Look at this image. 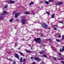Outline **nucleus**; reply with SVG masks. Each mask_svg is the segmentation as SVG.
<instances>
[{
    "label": "nucleus",
    "instance_id": "obj_1",
    "mask_svg": "<svg viewBox=\"0 0 64 64\" xmlns=\"http://www.w3.org/2000/svg\"><path fill=\"white\" fill-rule=\"evenodd\" d=\"M34 40L36 42L40 43H41V42L40 41H38L40 40V38H35L34 39Z\"/></svg>",
    "mask_w": 64,
    "mask_h": 64
},
{
    "label": "nucleus",
    "instance_id": "obj_2",
    "mask_svg": "<svg viewBox=\"0 0 64 64\" xmlns=\"http://www.w3.org/2000/svg\"><path fill=\"white\" fill-rule=\"evenodd\" d=\"M42 26L44 28V29H47V24H43L42 23Z\"/></svg>",
    "mask_w": 64,
    "mask_h": 64
},
{
    "label": "nucleus",
    "instance_id": "obj_3",
    "mask_svg": "<svg viewBox=\"0 0 64 64\" xmlns=\"http://www.w3.org/2000/svg\"><path fill=\"white\" fill-rule=\"evenodd\" d=\"M26 22V20L24 19H22L21 20V22L22 24H25V23Z\"/></svg>",
    "mask_w": 64,
    "mask_h": 64
},
{
    "label": "nucleus",
    "instance_id": "obj_4",
    "mask_svg": "<svg viewBox=\"0 0 64 64\" xmlns=\"http://www.w3.org/2000/svg\"><path fill=\"white\" fill-rule=\"evenodd\" d=\"M34 59L35 60L37 61H38V62H39V61H40V60H41V59L39 58L36 57H34Z\"/></svg>",
    "mask_w": 64,
    "mask_h": 64
},
{
    "label": "nucleus",
    "instance_id": "obj_5",
    "mask_svg": "<svg viewBox=\"0 0 64 64\" xmlns=\"http://www.w3.org/2000/svg\"><path fill=\"white\" fill-rule=\"evenodd\" d=\"M63 3V2H58V3H57L55 4L56 5H62Z\"/></svg>",
    "mask_w": 64,
    "mask_h": 64
},
{
    "label": "nucleus",
    "instance_id": "obj_6",
    "mask_svg": "<svg viewBox=\"0 0 64 64\" xmlns=\"http://www.w3.org/2000/svg\"><path fill=\"white\" fill-rule=\"evenodd\" d=\"M14 55L15 57L16 58H17L18 59H19V56L17 54H14Z\"/></svg>",
    "mask_w": 64,
    "mask_h": 64
},
{
    "label": "nucleus",
    "instance_id": "obj_7",
    "mask_svg": "<svg viewBox=\"0 0 64 64\" xmlns=\"http://www.w3.org/2000/svg\"><path fill=\"white\" fill-rule=\"evenodd\" d=\"M19 15H20V13H16L15 16V18H17L18 17V16H19Z\"/></svg>",
    "mask_w": 64,
    "mask_h": 64
},
{
    "label": "nucleus",
    "instance_id": "obj_8",
    "mask_svg": "<svg viewBox=\"0 0 64 64\" xmlns=\"http://www.w3.org/2000/svg\"><path fill=\"white\" fill-rule=\"evenodd\" d=\"M25 51H26L27 53H32V51H28V50H25Z\"/></svg>",
    "mask_w": 64,
    "mask_h": 64
},
{
    "label": "nucleus",
    "instance_id": "obj_9",
    "mask_svg": "<svg viewBox=\"0 0 64 64\" xmlns=\"http://www.w3.org/2000/svg\"><path fill=\"white\" fill-rule=\"evenodd\" d=\"M44 52L45 51H41L40 52V54H43V53H44Z\"/></svg>",
    "mask_w": 64,
    "mask_h": 64
},
{
    "label": "nucleus",
    "instance_id": "obj_10",
    "mask_svg": "<svg viewBox=\"0 0 64 64\" xmlns=\"http://www.w3.org/2000/svg\"><path fill=\"white\" fill-rule=\"evenodd\" d=\"M34 4V2L31 1L30 4V5H32Z\"/></svg>",
    "mask_w": 64,
    "mask_h": 64
},
{
    "label": "nucleus",
    "instance_id": "obj_11",
    "mask_svg": "<svg viewBox=\"0 0 64 64\" xmlns=\"http://www.w3.org/2000/svg\"><path fill=\"white\" fill-rule=\"evenodd\" d=\"M20 62L21 63L22 62V60H23V58L22 57H21L20 58Z\"/></svg>",
    "mask_w": 64,
    "mask_h": 64
},
{
    "label": "nucleus",
    "instance_id": "obj_12",
    "mask_svg": "<svg viewBox=\"0 0 64 64\" xmlns=\"http://www.w3.org/2000/svg\"><path fill=\"white\" fill-rule=\"evenodd\" d=\"M19 53L20 54V55H22V56H24V55L21 52H19Z\"/></svg>",
    "mask_w": 64,
    "mask_h": 64
},
{
    "label": "nucleus",
    "instance_id": "obj_13",
    "mask_svg": "<svg viewBox=\"0 0 64 64\" xmlns=\"http://www.w3.org/2000/svg\"><path fill=\"white\" fill-rule=\"evenodd\" d=\"M10 4H13V3H14V1L10 0Z\"/></svg>",
    "mask_w": 64,
    "mask_h": 64
},
{
    "label": "nucleus",
    "instance_id": "obj_14",
    "mask_svg": "<svg viewBox=\"0 0 64 64\" xmlns=\"http://www.w3.org/2000/svg\"><path fill=\"white\" fill-rule=\"evenodd\" d=\"M3 13L4 14H1V15H4V14H6V11H4L3 12Z\"/></svg>",
    "mask_w": 64,
    "mask_h": 64
},
{
    "label": "nucleus",
    "instance_id": "obj_15",
    "mask_svg": "<svg viewBox=\"0 0 64 64\" xmlns=\"http://www.w3.org/2000/svg\"><path fill=\"white\" fill-rule=\"evenodd\" d=\"M24 14H30V13L28 12H24Z\"/></svg>",
    "mask_w": 64,
    "mask_h": 64
},
{
    "label": "nucleus",
    "instance_id": "obj_16",
    "mask_svg": "<svg viewBox=\"0 0 64 64\" xmlns=\"http://www.w3.org/2000/svg\"><path fill=\"white\" fill-rule=\"evenodd\" d=\"M46 40H50V42L51 43H52V42H51V40L50 39H46Z\"/></svg>",
    "mask_w": 64,
    "mask_h": 64
},
{
    "label": "nucleus",
    "instance_id": "obj_17",
    "mask_svg": "<svg viewBox=\"0 0 64 64\" xmlns=\"http://www.w3.org/2000/svg\"><path fill=\"white\" fill-rule=\"evenodd\" d=\"M54 14H52V18H54Z\"/></svg>",
    "mask_w": 64,
    "mask_h": 64
},
{
    "label": "nucleus",
    "instance_id": "obj_18",
    "mask_svg": "<svg viewBox=\"0 0 64 64\" xmlns=\"http://www.w3.org/2000/svg\"><path fill=\"white\" fill-rule=\"evenodd\" d=\"M56 40L57 42H61V41L60 40H59L57 39H56Z\"/></svg>",
    "mask_w": 64,
    "mask_h": 64
},
{
    "label": "nucleus",
    "instance_id": "obj_19",
    "mask_svg": "<svg viewBox=\"0 0 64 64\" xmlns=\"http://www.w3.org/2000/svg\"><path fill=\"white\" fill-rule=\"evenodd\" d=\"M43 56L46 58H47V56H46V55L45 54H43Z\"/></svg>",
    "mask_w": 64,
    "mask_h": 64
},
{
    "label": "nucleus",
    "instance_id": "obj_20",
    "mask_svg": "<svg viewBox=\"0 0 64 64\" xmlns=\"http://www.w3.org/2000/svg\"><path fill=\"white\" fill-rule=\"evenodd\" d=\"M13 20V18H12L10 20V22H12Z\"/></svg>",
    "mask_w": 64,
    "mask_h": 64
},
{
    "label": "nucleus",
    "instance_id": "obj_21",
    "mask_svg": "<svg viewBox=\"0 0 64 64\" xmlns=\"http://www.w3.org/2000/svg\"><path fill=\"white\" fill-rule=\"evenodd\" d=\"M4 19V18L3 16H0V20H1V19Z\"/></svg>",
    "mask_w": 64,
    "mask_h": 64
},
{
    "label": "nucleus",
    "instance_id": "obj_22",
    "mask_svg": "<svg viewBox=\"0 0 64 64\" xmlns=\"http://www.w3.org/2000/svg\"><path fill=\"white\" fill-rule=\"evenodd\" d=\"M45 3L46 4H49V3L47 1H45Z\"/></svg>",
    "mask_w": 64,
    "mask_h": 64
},
{
    "label": "nucleus",
    "instance_id": "obj_23",
    "mask_svg": "<svg viewBox=\"0 0 64 64\" xmlns=\"http://www.w3.org/2000/svg\"><path fill=\"white\" fill-rule=\"evenodd\" d=\"M8 60L10 61H13V60L11 59H8Z\"/></svg>",
    "mask_w": 64,
    "mask_h": 64
},
{
    "label": "nucleus",
    "instance_id": "obj_24",
    "mask_svg": "<svg viewBox=\"0 0 64 64\" xmlns=\"http://www.w3.org/2000/svg\"><path fill=\"white\" fill-rule=\"evenodd\" d=\"M53 58H54V60H55V61H57V59L56 58H54V57H53Z\"/></svg>",
    "mask_w": 64,
    "mask_h": 64
},
{
    "label": "nucleus",
    "instance_id": "obj_25",
    "mask_svg": "<svg viewBox=\"0 0 64 64\" xmlns=\"http://www.w3.org/2000/svg\"><path fill=\"white\" fill-rule=\"evenodd\" d=\"M57 27H55L54 28V29L55 30H57Z\"/></svg>",
    "mask_w": 64,
    "mask_h": 64
},
{
    "label": "nucleus",
    "instance_id": "obj_26",
    "mask_svg": "<svg viewBox=\"0 0 64 64\" xmlns=\"http://www.w3.org/2000/svg\"><path fill=\"white\" fill-rule=\"evenodd\" d=\"M46 13H47V14L48 15H50V13H49L47 11H46Z\"/></svg>",
    "mask_w": 64,
    "mask_h": 64
},
{
    "label": "nucleus",
    "instance_id": "obj_27",
    "mask_svg": "<svg viewBox=\"0 0 64 64\" xmlns=\"http://www.w3.org/2000/svg\"><path fill=\"white\" fill-rule=\"evenodd\" d=\"M58 60H63V58H60V59H58Z\"/></svg>",
    "mask_w": 64,
    "mask_h": 64
},
{
    "label": "nucleus",
    "instance_id": "obj_28",
    "mask_svg": "<svg viewBox=\"0 0 64 64\" xmlns=\"http://www.w3.org/2000/svg\"><path fill=\"white\" fill-rule=\"evenodd\" d=\"M62 50L63 51H64V46H62Z\"/></svg>",
    "mask_w": 64,
    "mask_h": 64
},
{
    "label": "nucleus",
    "instance_id": "obj_29",
    "mask_svg": "<svg viewBox=\"0 0 64 64\" xmlns=\"http://www.w3.org/2000/svg\"><path fill=\"white\" fill-rule=\"evenodd\" d=\"M63 50L61 49H60V51L61 52H63Z\"/></svg>",
    "mask_w": 64,
    "mask_h": 64
},
{
    "label": "nucleus",
    "instance_id": "obj_30",
    "mask_svg": "<svg viewBox=\"0 0 64 64\" xmlns=\"http://www.w3.org/2000/svg\"><path fill=\"white\" fill-rule=\"evenodd\" d=\"M17 43H15V47H17Z\"/></svg>",
    "mask_w": 64,
    "mask_h": 64
},
{
    "label": "nucleus",
    "instance_id": "obj_31",
    "mask_svg": "<svg viewBox=\"0 0 64 64\" xmlns=\"http://www.w3.org/2000/svg\"><path fill=\"white\" fill-rule=\"evenodd\" d=\"M53 0H49L48 2H52Z\"/></svg>",
    "mask_w": 64,
    "mask_h": 64
},
{
    "label": "nucleus",
    "instance_id": "obj_32",
    "mask_svg": "<svg viewBox=\"0 0 64 64\" xmlns=\"http://www.w3.org/2000/svg\"><path fill=\"white\" fill-rule=\"evenodd\" d=\"M7 8V6H6L4 7V8Z\"/></svg>",
    "mask_w": 64,
    "mask_h": 64
},
{
    "label": "nucleus",
    "instance_id": "obj_33",
    "mask_svg": "<svg viewBox=\"0 0 64 64\" xmlns=\"http://www.w3.org/2000/svg\"><path fill=\"white\" fill-rule=\"evenodd\" d=\"M26 61V60L25 59H24L23 60V61H24H24Z\"/></svg>",
    "mask_w": 64,
    "mask_h": 64
},
{
    "label": "nucleus",
    "instance_id": "obj_34",
    "mask_svg": "<svg viewBox=\"0 0 64 64\" xmlns=\"http://www.w3.org/2000/svg\"><path fill=\"white\" fill-rule=\"evenodd\" d=\"M59 22L60 23H63L62 22Z\"/></svg>",
    "mask_w": 64,
    "mask_h": 64
},
{
    "label": "nucleus",
    "instance_id": "obj_35",
    "mask_svg": "<svg viewBox=\"0 0 64 64\" xmlns=\"http://www.w3.org/2000/svg\"><path fill=\"white\" fill-rule=\"evenodd\" d=\"M40 35L41 36H43V34H41Z\"/></svg>",
    "mask_w": 64,
    "mask_h": 64
},
{
    "label": "nucleus",
    "instance_id": "obj_36",
    "mask_svg": "<svg viewBox=\"0 0 64 64\" xmlns=\"http://www.w3.org/2000/svg\"><path fill=\"white\" fill-rule=\"evenodd\" d=\"M8 54H10L11 53V52H8Z\"/></svg>",
    "mask_w": 64,
    "mask_h": 64
},
{
    "label": "nucleus",
    "instance_id": "obj_37",
    "mask_svg": "<svg viewBox=\"0 0 64 64\" xmlns=\"http://www.w3.org/2000/svg\"><path fill=\"white\" fill-rule=\"evenodd\" d=\"M62 37L63 38H62V39H64V36L63 35H62Z\"/></svg>",
    "mask_w": 64,
    "mask_h": 64
},
{
    "label": "nucleus",
    "instance_id": "obj_38",
    "mask_svg": "<svg viewBox=\"0 0 64 64\" xmlns=\"http://www.w3.org/2000/svg\"><path fill=\"white\" fill-rule=\"evenodd\" d=\"M61 62L63 64H64V62H63V61H61Z\"/></svg>",
    "mask_w": 64,
    "mask_h": 64
},
{
    "label": "nucleus",
    "instance_id": "obj_39",
    "mask_svg": "<svg viewBox=\"0 0 64 64\" xmlns=\"http://www.w3.org/2000/svg\"><path fill=\"white\" fill-rule=\"evenodd\" d=\"M58 37H59V38H60V37H61V36L60 35H59L58 36Z\"/></svg>",
    "mask_w": 64,
    "mask_h": 64
},
{
    "label": "nucleus",
    "instance_id": "obj_40",
    "mask_svg": "<svg viewBox=\"0 0 64 64\" xmlns=\"http://www.w3.org/2000/svg\"><path fill=\"white\" fill-rule=\"evenodd\" d=\"M16 21H19V20H16Z\"/></svg>",
    "mask_w": 64,
    "mask_h": 64
},
{
    "label": "nucleus",
    "instance_id": "obj_41",
    "mask_svg": "<svg viewBox=\"0 0 64 64\" xmlns=\"http://www.w3.org/2000/svg\"><path fill=\"white\" fill-rule=\"evenodd\" d=\"M59 56L60 58H62V57L61 56Z\"/></svg>",
    "mask_w": 64,
    "mask_h": 64
},
{
    "label": "nucleus",
    "instance_id": "obj_42",
    "mask_svg": "<svg viewBox=\"0 0 64 64\" xmlns=\"http://www.w3.org/2000/svg\"><path fill=\"white\" fill-rule=\"evenodd\" d=\"M31 49H32V50H33V48L32 47H31Z\"/></svg>",
    "mask_w": 64,
    "mask_h": 64
},
{
    "label": "nucleus",
    "instance_id": "obj_43",
    "mask_svg": "<svg viewBox=\"0 0 64 64\" xmlns=\"http://www.w3.org/2000/svg\"><path fill=\"white\" fill-rule=\"evenodd\" d=\"M59 56H61V53L60 54Z\"/></svg>",
    "mask_w": 64,
    "mask_h": 64
},
{
    "label": "nucleus",
    "instance_id": "obj_44",
    "mask_svg": "<svg viewBox=\"0 0 64 64\" xmlns=\"http://www.w3.org/2000/svg\"><path fill=\"white\" fill-rule=\"evenodd\" d=\"M34 23H36V22H34Z\"/></svg>",
    "mask_w": 64,
    "mask_h": 64
},
{
    "label": "nucleus",
    "instance_id": "obj_45",
    "mask_svg": "<svg viewBox=\"0 0 64 64\" xmlns=\"http://www.w3.org/2000/svg\"><path fill=\"white\" fill-rule=\"evenodd\" d=\"M54 26H56V27H57V25H55Z\"/></svg>",
    "mask_w": 64,
    "mask_h": 64
},
{
    "label": "nucleus",
    "instance_id": "obj_46",
    "mask_svg": "<svg viewBox=\"0 0 64 64\" xmlns=\"http://www.w3.org/2000/svg\"><path fill=\"white\" fill-rule=\"evenodd\" d=\"M33 57H31V59H33Z\"/></svg>",
    "mask_w": 64,
    "mask_h": 64
},
{
    "label": "nucleus",
    "instance_id": "obj_47",
    "mask_svg": "<svg viewBox=\"0 0 64 64\" xmlns=\"http://www.w3.org/2000/svg\"><path fill=\"white\" fill-rule=\"evenodd\" d=\"M28 46H30V44H28Z\"/></svg>",
    "mask_w": 64,
    "mask_h": 64
},
{
    "label": "nucleus",
    "instance_id": "obj_48",
    "mask_svg": "<svg viewBox=\"0 0 64 64\" xmlns=\"http://www.w3.org/2000/svg\"><path fill=\"white\" fill-rule=\"evenodd\" d=\"M18 50H20V48H18Z\"/></svg>",
    "mask_w": 64,
    "mask_h": 64
},
{
    "label": "nucleus",
    "instance_id": "obj_49",
    "mask_svg": "<svg viewBox=\"0 0 64 64\" xmlns=\"http://www.w3.org/2000/svg\"><path fill=\"white\" fill-rule=\"evenodd\" d=\"M50 29V28H48V29Z\"/></svg>",
    "mask_w": 64,
    "mask_h": 64
},
{
    "label": "nucleus",
    "instance_id": "obj_50",
    "mask_svg": "<svg viewBox=\"0 0 64 64\" xmlns=\"http://www.w3.org/2000/svg\"><path fill=\"white\" fill-rule=\"evenodd\" d=\"M22 40H24H24H25L24 39H23Z\"/></svg>",
    "mask_w": 64,
    "mask_h": 64
},
{
    "label": "nucleus",
    "instance_id": "obj_51",
    "mask_svg": "<svg viewBox=\"0 0 64 64\" xmlns=\"http://www.w3.org/2000/svg\"><path fill=\"white\" fill-rule=\"evenodd\" d=\"M40 3H42V1L40 2Z\"/></svg>",
    "mask_w": 64,
    "mask_h": 64
},
{
    "label": "nucleus",
    "instance_id": "obj_52",
    "mask_svg": "<svg viewBox=\"0 0 64 64\" xmlns=\"http://www.w3.org/2000/svg\"><path fill=\"white\" fill-rule=\"evenodd\" d=\"M23 64H25V63H23Z\"/></svg>",
    "mask_w": 64,
    "mask_h": 64
},
{
    "label": "nucleus",
    "instance_id": "obj_53",
    "mask_svg": "<svg viewBox=\"0 0 64 64\" xmlns=\"http://www.w3.org/2000/svg\"><path fill=\"white\" fill-rule=\"evenodd\" d=\"M15 29H16V27H15V28H14Z\"/></svg>",
    "mask_w": 64,
    "mask_h": 64
},
{
    "label": "nucleus",
    "instance_id": "obj_54",
    "mask_svg": "<svg viewBox=\"0 0 64 64\" xmlns=\"http://www.w3.org/2000/svg\"><path fill=\"white\" fill-rule=\"evenodd\" d=\"M33 14V15H34V14Z\"/></svg>",
    "mask_w": 64,
    "mask_h": 64
},
{
    "label": "nucleus",
    "instance_id": "obj_55",
    "mask_svg": "<svg viewBox=\"0 0 64 64\" xmlns=\"http://www.w3.org/2000/svg\"><path fill=\"white\" fill-rule=\"evenodd\" d=\"M12 64H14V63H12Z\"/></svg>",
    "mask_w": 64,
    "mask_h": 64
},
{
    "label": "nucleus",
    "instance_id": "obj_56",
    "mask_svg": "<svg viewBox=\"0 0 64 64\" xmlns=\"http://www.w3.org/2000/svg\"><path fill=\"white\" fill-rule=\"evenodd\" d=\"M42 40V41H43V40Z\"/></svg>",
    "mask_w": 64,
    "mask_h": 64
},
{
    "label": "nucleus",
    "instance_id": "obj_57",
    "mask_svg": "<svg viewBox=\"0 0 64 64\" xmlns=\"http://www.w3.org/2000/svg\"><path fill=\"white\" fill-rule=\"evenodd\" d=\"M53 47V48H54V47Z\"/></svg>",
    "mask_w": 64,
    "mask_h": 64
},
{
    "label": "nucleus",
    "instance_id": "obj_58",
    "mask_svg": "<svg viewBox=\"0 0 64 64\" xmlns=\"http://www.w3.org/2000/svg\"><path fill=\"white\" fill-rule=\"evenodd\" d=\"M14 12H13V14H14Z\"/></svg>",
    "mask_w": 64,
    "mask_h": 64
},
{
    "label": "nucleus",
    "instance_id": "obj_59",
    "mask_svg": "<svg viewBox=\"0 0 64 64\" xmlns=\"http://www.w3.org/2000/svg\"><path fill=\"white\" fill-rule=\"evenodd\" d=\"M41 40H42V39H41Z\"/></svg>",
    "mask_w": 64,
    "mask_h": 64
},
{
    "label": "nucleus",
    "instance_id": "obj_60",
    "mask_svg": "<svg viewBox=\"0 0 64 64\" xmlns=\"http://www.w3.org/2000/svg\"><path fill=\"white\" fill-rule=\"evenodd\" d=\"M52 49H53V48H52Z\"/></svg>",
    "mask_w": 64,
    "mask_h": 64
}]
</instances>
